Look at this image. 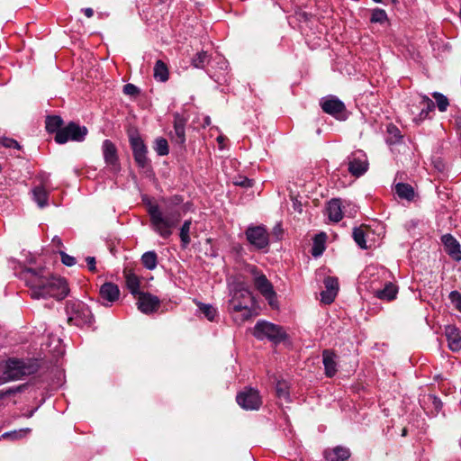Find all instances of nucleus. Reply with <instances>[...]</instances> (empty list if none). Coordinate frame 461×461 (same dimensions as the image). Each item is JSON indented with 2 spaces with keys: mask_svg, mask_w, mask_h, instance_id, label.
Returning a JSON list of instances; mask_svg holds the SVG:
<instances>
[{
  "mask_svg": "<svg viewBox=\"0 0 461 461\" xmlns=\"http://www.w3.org/2000/svg\"><path fill=\"white\" fill-rule=\"evenodd\" d=\"M23 276L33 299L54 298L59 301L69 294L67 280L44 268H27Z\"/></svg>",
  "mask_w": 461,
  "mask_h": 461,
  "instance_id": "obj_1",
  "label": "nucleus"
},
{
  "mask_svg": "<svg viewBox=\"0 0 461 461\" xmlns=\"http://www.w3.org/2000/svg\"><path fill=\"white\" fill-rule=\"evenodd\" d=\"M148 212L152 229L163 239H168L172 235L173 229L180 221V213L178 212L175 211L164 215L156 204L149 205Z\"/></svg>",
  "mask_w": 461,
  "mask_h": 461,
  "instance_id": "obj_2",
  "label": "nucleus"
},
{
  "mask_svg": "<svg viewBox=\"0 0 461 461\" xmlns=\"http://www.w3.org/2000/svg\"><path fill=\"white\" fill-rule=\"evenodd\" d=\"M37 370L36 366L31 361L10 358L6 361L4 372L5 380H18L23 376L30 375Z\"/></svg>",
  "mask_w": 461,
  "mask_h": 461,
  "instance_id": "obj_3",
  "label": "nucleus"
},
{
  "mask_svg": "<svg viewBox=\"0 0 461 461\" xmlns=\"http://www.w3.org/2000/svg\"><path fill=\"white\" fill-rule=\"evenodd\" d=\"M253 335L258 339H267L274 344H278L286 338L285 331L280 326L266 321L257 322L253 330Z\"/></svg>",
  "mask_w": 461,
  "mask_h": 461,
  "instance_id": "obj_4",
  "label": "nucleus"
},
{
  "mask_svg": "<svg viewBox=\"0 0 461 461\" xmlns=\"http://www.w3.org/2000/svg\"><path fill=\"white\" fill-rule=\"evenodd\" d=\"M254 297L249 288L243 284L235 285L231 293V299L229 301L228 311L237 312L246 306L254 304Z\"/></svg>",
  "mask_w": 461,
  "mask_h": 461,
  "instance_id": "obj_5",
  "label": "nucleus"
},
{
  "mask_svg": "<svg viewBox=\"0 0 461 461\" xmlns=\"http://www.w3.org/2000/svg\"><path fill=\"white\" fill-rule=\"evenodd\" d=\"M87 129L85 126H80L76 122H69L67 126L58 131L55 135V140L59 144H64L68 140L83 141L87 135Z\"/></svg>",
  "mask_w": 461,
  "mask_h": 461,
  "instance_id": "obj_6",
  "label": "nucleus"
},
{
  "mask_svg": "<svg viewBox=\"0 0 461 461\" xmlns=\"http://www.w3.org/2000/svg\"><path fill=\"white\" fill-rule=\"evenodd\" d=\"M327 212L330 221L339 222L344 215L354 217L357 209L356 206L350 203L342 201L341 199H332L328 203Z\"/></svg>",
  "mask_w": 461,
  "mask_h": 461,
  "instance_id": "obj_7",
  "label": "nucleus"
},
{
  "mask_svg": "<svg viewBox=\"0 0 461 461\" xmlns=\"http://www.w3.org/2000/svg\"><path fill=\"white\" fill-rule=\"evenodd\" d=\"M247 240L257 249H263L269 245V234L263 225H250L245 231Z\"/></svg>",
  "mask_w": 461,
  "mask_h": 461,
  "instance_id": "obj_8",
  "label": "nucleus"
},
{
  "mask_svg": "<svg viewBox=\"0 0 461 461\" xmlns=\"http://www.w3.org/2000/svg\"><path fill=\"white\" fill-rule=\"evenodd\" d=\"M321 107L325 113H328L338 120H346V106L342 101L334 95H329L321 100Z\"/></svg>",
  "mask_w": 461,
  "mask_h": 461,
  "instance_id": "obj_9",
  "label": "nucleus"
},
{
  "mask_svg": "<svg viewBox=\"0 0 461 461\" xmlns=\"http://www.w3.org/2000/svg\"><path fill=\"white\" fill-rule=\"evenodd\" d=\"M348 171L349 173L359 177L364 175L368 169V161L366 155L362 150H357L351 153L348 158Z\"/></svg>",
  "mask_w": 461,
  "mask_h": 461,
  "instance_id": "obj_10",
  "label": "nucleus"
},
{
  "mask_svg": "<svg viewBox=\"0 0 461 461\" xmlns=\"http://www.w3.org/2000/svg\"><path fill=\"white\" fill-rule=\"evenodd\" d=\"M236 400L238 404L245 410H258L262 404L258 392L252 388L240 392Z\"/></svg>",
  "mask_w": 461,
  "mask_h": 461,
  "instance_id": "obj_11",
  "label": "nucleus"
},
{
  "mask_svg": "<svg viewBox=\"0 0 461 461\" xmlns=\"http://www.w3.org/2000/svg\"><path fill=\"white\" fill-rule=\"evenodd\" d=\"M138 309L145 314H150L158 311L160 306V300L158 296L149 293H140L137 296Z\"/></svg>",
  "mask_w": 461,
  "mask_h": 461,
  "instance_id": "obj_12",
  "label": "nucleus"
},
{
  "mask_svg": "<svg viewBox=\"0 0 461 461\" xmlns=\"http://www.w3.org/2000/svg\"><path fill=\"white\" fill-rule=\"evenodd\" d=\"M71 316L69 321H76L77 324H91L94 321V316L85 303L78 302L71 305Z\"/></svg>",
  "mask_w": 461,
  "mask_h": 461,
  "instance_id": "obj_13",
  "label": "nucleus"
},
{
  "mask_svg": "<svg viewBox=\"0 0 461 461\" xmlns=\"http://www.w3.org/2000/svg\"><path fill=\"white\" fill-rule=\"evenodd\" d=\"M253 283L256 289L268 301V303L272 307H276V294L267 276L265 275L258 276Z\"/></svg>",
  "mask_w": 461,
  "mask_h": 461,
  "instance_id": "obj_14",
  "label": "nucleus"
},
{
  "mask_svg": "<svg viewBox=\"0 0 461 461\" xmlns=\"http://www.w3.org/2000/svg\"><path fill=\"white\" fill-rule=\"evenodd\" d=\"M131 146L133 152V157L137 165L142 168L146 167L149 163L147 158V147L140 137H131Z\"/></svg>",
  "mask_w": 461,
  "mask_h": 461,
  "instance_id": "obj_15",
  "label": "nucleus"
},
{
  "mask_svg": "<svg viewBox=\"0 0 461 461\" xmlns=\"http://www.w3.org/2000/svg\"><path fill=\"white\" fill-rule=\"evenodd\" d=\"M325 290L321 293V300L325 304H330L335 300L339 291V282L334 276L324 279Z\"/></svg>",
  "mask_w": 461,
  "mask_h": 461,
  "instance_id": "obj_16",
  "label": "nucleus"
},
{
  "mask_svg": "<svg viewBox=\"0 0 461 461\" xmlns=\"http://www.w3.org/2000/svg\"><path fill=\"white\" fill-rule=\"evenodd\" d=\"M102 149L106 165L112 167L115 171L118 170L119 164L115 145L110 140H105L103 142Z\"/></svg>",
  "mask_w": 461,
  "mask_h": 461,
  "instance_id": "obj_17",
  "label": "nucleus"
},
{
  "mask_svg": "<svg viewBox=\"0 0 461 461\" xmlns=\"http://www.w3.org/2000/svg\"><path fill=\"white\" fill-rule=\"evenodd\" d=\"M441 241L447 255L455 261H460L461 249L458 241L451 234L443 235Z\"/></svg>",
  "mask_w": 461,
  "mask_h": 461,
  "instance_id": "obj_18",
  "label": "nucleus"
},
{
  "mask_svg": "<svg viewBox=\"0 0 461 461\" xmlns=\"http://www.w3.org/2000/svg\"><path fill=\"white\" fill-rule=\"evenodd\" d=\"M185 124L186 120L183 116L178 113L174 115V132L171 134V139L180 145L185 142Z\"/></svg>",
  "mask_w": 461,
  "mask_h": 461,
  "instance_id": "obj_19",
  "label": "nucleus"
},
{
  "mask_svg": "<svg viewBox=\"0 0 461 461\" xmlns=\"http://www.w3.org/2000/svg\"><path fill=\"white\" fill-rule=\"evenodd\" d=\"M336 357V354L329 349L322 351V362L328 377H332L337 373Z\"/></svg>",
  "mask_w": 461,
  "mask_h": 461,
  "instance_id": "obj_20",
  "label": "nucleus"
},
{
  "mask_svg": "<svg viewBox=\"0 0 461 461\" xmlns=\"http://www.w3.org/2000/svg\"><path fill=\"white\" fill-rule=\"evenodd\" d=\"M99 294L102 299L113 303L118 300L120 290L115 284L106 282L100 287Z\"/></svg>",
  "mask_w": 461,
  "mask_h": 461,
  "instance_id": "obj_21",
  "label": "nucleus"
},
{
  "mask_svg": "<svg viewBox=\"0 0 461 461\" xmlns=\"http://www.w3.org/2000/svg\"><path fill=\"white\" fill-rule=\"evenodd\" d=\"M324 456L327 461H346L350 456V451L347 447L338 446L325 450Z\"/></svg>",
  "mask_w": 461,
  "mask_h": 461,
  "instance_id": "obj_22",
  "label": "nucleus"
},
{
  "mask_svg": "<svg viewBox=\"0 0 461 461\" xmlns=\"http://www.w3.org/2000/svg\"><path fill=\"white\" fill-rule=\"evenodd\" d=\"M446 337L448 348L456 352L461 349V335L458 330L453 326L446 327Z\"/></svg>",
  "mask_w": 461,
  "mask_h": 461,
  "instance_id": "obj_23",
  "label": "nucleus"
},
{
  "mask_svg": "<svg viewBox=\"0 0 461 461\" xmlns=\"http://www.w3.org/2000/svg\"><path fill=\"white\" fill-rule=\"evenodd\" d=\"M398 293V287L396 285L388 282L384 285L383 289H378L374 292V294L376 298L384 301H393L396 298Z\"/></svg>",
  "mask_w": 461,
  "mask_h": 461,
  "instance_id": "obj_24",
  "label": "nucleus"
},
{
  "mask_svg": "<svg viewBox=\"0 0 461 461\" xmlns=\"http://www.w3.org/2000/svg\"><path fill=\"white\" fill-rule=\"evenodd\" d=\"M153 77L158 82H167L169 78V70L167 65L158 59L156 61L153 68Z\"/></svg>",
  "mask_w": 461,
  "mask_h": 461,
  "instance_id": "obj_25",
  "label": "nucleus"
},
{
  "mask_svg": "<svg viewBox=\"0 0 461 461\" xmlns=\"http://www.w3.org/2000/svg\"><path fill=\"white\" fill-rule=\"evenodd\" d=\"M124 277L127 288L132 295L137 296L140 293V278L131 271H124Z\"/></svg>",
  "mask_w": 461,
  "mask_h": 461,
  "instance_id": "obj_26",
  "label": "nucleus"
},
{
  "mask_svg": "<svg viewBox=\"0 0 461 461\" xmlns=\"http://www.w3.org/2000/svg\"><path fill=\"white\" fill-rule=\"evenodd\" d=\"M33 200L37 204L43 208L48 205L49 194L43 185L36 186L32 189Z\"/></svg>",
  "mask_w": 461,
  "mask_h": 461,
  "instance_id": "obj_27",
  "label": "nucleus"
},
{
  "mask_svg": "<svg viewBox=\"0 0 461 461\" xmlns=\"http://www.w3.org/2000/svg\"><path fill=\"white\" fill-rule=\"evenodd\" d=\"M211 57L207 51L202 50L197 52L191 59V65L199 69H203L210 62Z\"/></svg>",
  "mask_w": 461,
  "mask_h": 461,
  "instance_id": "obj_28",
  "label": "nucleus"
},
{
  "mask_svg": "<svg viewBox=\"0 0 461 461\" xmlns=\"http://www.w3.org/2000/svg\"><path fill=\"white\" fill-rule=\"evenodd\" d=\"M326 234L324 232L317 234L313 239L312 254L313 257L321 256L325 249Z\"/></svg>",
  "mask_w": 461,
  "mask_h": 461,
  "instance_id": "obj_29",
  "label": "nucleus"
},
{
  "mask_svg": "<svg viewBox=\"0 0 461 461\" xmlns=\"http://www.w3.org/2000/svg\"><path fill=\"white\" fill-rule=\"evenodd\" d=\"M395 193L402 199L411 201L414 197V190L409 184L398 183L395 185Z\"/></svg>",
  "mask_w": 461,
  "mask_h": 461,
  "instance_id": "obj_30",
  "label": "nucleus"
},
{
  "mask_svg": "<svg viewBox=\"0 0 461 461\" xmlns=\"http://www.w3.org/2000/svg\"><path fill=\"white\" fill-rule=\"evenodd\" d=\"M229 312L232 315L233 321L239 325L244 323L246 321L252 317V311L250 306H246V308H242L237 312Z\"/></svg>",
  "mask_w": 461,
  "mask_h": 461,
  "instance_id": "obj_31",
  "label": "nucleus"
},
{
  "mask_svg": "<svg viewBox=\"0 0 461 461\" xmlns=\"http://www.w3.org/2000/svg\"><path fill=\"white\" fill-rule=\"evenodd\" d=\"M46 130L47 131L52 133V132H58V131L61 130V126L63 124V120L60 116L58 115H52V116H47L46 118Z\"/></svg>",
  "mask_w": 461,
  "mask_h": 461,
  "instance_id": "obj_32",
  "label": "nucleus"
},
{
  "mask_svg": "<svg viewBox=\"0 0 461 461\" xmlns=\"http://www.w3.org/2000/svg\"><path fill=\"white\" fill-rule=\"evenodd\" d=\"M142 265L149 270H153L158 265V256L155 251L145 252L141 257Z\"/></svg>",
  "mask_w": 461,
  "mask_h": 461,
  "instance_id": "obj_33",
  "label": "nucleus"
},
{
  "mask_svg": "<svg viewBox=\"0 0 461 461\" xmlns=\"http://www.w3.org/2000/svg\"><path fill=\"white\" fill-rule=\"evenodd\" d=\"M191 225H192V221L186 220L184 221V223L180 229L179 236H180V240H181L183 248H186L191 242V239H190V235H189Z\"/></svg>",
  "mask_w": 461,
  "mask_h": 461,
  "instance_id": "obj_34",
  "label": "nucleus"
},
{
  "mask_svg": "<svg viewBox=\"0 0 461 461\" xmlns=\"http://www.w3.org/2000/svg\"><path fill=\"white\" fill-rule=\"evenodd\" d=\"M402 136L401 134V131L395 125H393V124L388 125L386 142L389 145L398 143L402 140Z\"/></svg>",
  "mask_w": 461,
  "mask_h": 461,
  "instance_id": "obj_35",
  "label": "nucleus"
},
{
  "mask_svg": "<svg viewBox=\"0 0 461 461\" xmlns=\"http://www.w3.org/2000/svg\"><path fill=\"white\" fill-rule=\"evenodd\" d=\"M353 239L361 249H367V245H366V227L365 226L354 228Z\"/></svg>",
  "mask_w": 461,
  "mask_h": 461,
  "instance_id": "obj_36",
  "label": "nucleus"
},
{
  "mask_svg": "<svg viewBox=\"0 0 461 461\" xmlns=\"http://www.w3.org/2000/svg\"><path fill=\"white\" fill-rule=\"evenodd\" d=\"M196 305L208 321H214L215 317L217 316V310L212 305L200 302L196 303Z\"/></svg>",
  "mask_w": 461,
  "mask_h": 461,
  "instance_id": "obj_37",
  "label": "nucleus"
},
{
  "mask_svg": "<svg viewBox=\"0 0 461 461\" xmlns=\"http://www.w3.org/2000/svg\"><path fill=\"white\" fill-rule=\"evenodd\" d=\"M154 149L159 156H166L169 152L167 140L164 138H158L155 140Z\"/></svg>",
  "mask_w": 461,
  "mask_h": 461,
  "instance_id": "obj_38",
  "label": "nucleus"
},
{
  "mask_svg": "<svg viewBox=\"0 0 461 461\" xmlns=\"http://www.w3.org/2000/svg\"><path fill=\"white\" fill-rule=\"evenodd\" d=\"M433 97L436 100L438 110L440 112H445L449 104L447 98L444 95L438 92L433 94Z\"/></svg>",
  "mask_w": 461,
  "mask_h": 461,
  "instance_id": "obj_39",
  "label": "nucleus"
},
{
  "mask_svg": "<svg viewBox=\"0 0 461 461\" xmlns=\"http://www.w3.org/2000/svg\"><path fill=\"white\" fill-rule=\"evenodd\" d=\"M31 432V429L26 428L20 430H14L11 432H5L2 435V438H12V439H18L25 437L27 434Z\"/></svg>",
  "mask_w": 461,
  "mask_h": 461,
  "instance_id": "obj_40",
  "label": "nucleus"
},
{
  "mask_svg": "<svg viewBox=\"0 0 461 461\" xmlns=\"http://www.w3.org/2000/svg\"><path fill=\"white\" fill-rule=\"evenodd\" d=\"M370 20L372 23H383L387 20V14L383 9H375Z\"/></svg>",
  "mask_w": 461,
  "mask_h": 461,
  "instance_id": "obj_41",
  "label": "nucleus"
},
{
  "mask_svg": "<svg viewBox=\"0 0 461 461\" xmlns=\"http://www.w3.org/2000/svg\"><path fill=\"white\" fill-rule=\"evenodd\" d=\"M0 144L7 149H20L21 146L17 140L12 138L3 137L0 138Z\"/></svg>",
  "mask_w": 461,
  "mask_h": 461,
  "instance_id": "obj_42",
  "label": "nucleus"
},
{
  "mask_svg": "<svg viewBox=\"0 0 461 461\" xmlns=\"http://www.w3.org/2000/svg\"><path fill=\"white\" fill-rule=\"evenodd\" d=\"M278 397L287 399L289 397L288 387L285 382H278L276 384Z\"/></svg>",
  "mask_w": 461,
  "mask_h": 461,
  "instance_id": "obj_43",
  "label": "nucleus"
},
{
  "mask_svg": "<svg viewBox=\"0 0 461 461\" xmlns=\"http://www.w3.org/2000/svg\"><path fill=\"white\" fill-rule=\"evenodd\" d=\"M449 299L456 309L461 312V294L457 291H452L449 294Z\"/></svg>",
  "mask_w": 461,
  "mask_h": 461,
  "instance_id": "obj_44",
  "label": "nucleus"
},
{
  "mask_svg": "<svg viewBox=\"0 0 461 461\" xmlns=\"http://www.w3.org/2000/svg\"><path fill=\"white\" fill-rule=\"evenodd\" d=\"M61 262L67 267H72L76 265L77 260L74 257L69 256L64 251H59Z\"/></svg>",
  "mask_w": 461,
  "mask_h": 461,
  "instance_id": "obj_45",
  "label": "nucleus"
},
{
  "mask_svg": "<svg viewBox=\"0 0 461 461\" xmlns=\"http://www.w3.org/2000/svg\"><path fill=\"white\" fill-rule=\"evenodd\" d=\"M123 93L130 96H135L139 95L140 90L136 86L129 83L123 86Z\"/></svg>",
  "mask_w": 461,
  "mask_h": 461,
  "instance_id": "obj_46",
  "label": "nucleus"
},
{
  "mask_svg": "<svg viewBox=\"0 0 461 461\" xmlns=\"http://www.w3.org/2000/svg\"><path fill=\"white\" fill-rule=\"evenodd\" d=\"M247 271L253 276V281L256 280L257 276L264 275L256 266L253 265H248Z\"/></svg>",
  "mask_w": 461,
  "mask_h": 461,
  "instance_id": "obj_47",
  "label": "nucleus"
},
{
  "mask_svg": "<svg viewBox=\"0 0 461 461\" xmlns=\"http://www.w3.org/2000/svg\"><path fill=\"white\" fill-rule=\"evenodd\" d=\"M86 261L87 267H88L89 271H91L93 273L96 272L95 258L94 257H87L86 258Z\"/></svg>",
  "mask_w": 461,
  "mask_h": 461,
  "instance_id": "obj_48",
  "label": "nucleus"
},
{
  "mask_svg": "<svg viewBox=\"0 0 461 461\" xmlns=\"http://www.w3.org/2000/svg\"><path fill=\"white\" fill-rule=\"evenodd\" d=\"M82 11L87 18H91L94 15V10L90 7L84 8Z\"/></svg>",
  "mask_w": 461,
  "mask_h": 461,
  "instance_id": "obj_49",
  "label": "nucleus"
},
{
  "mask_svg": "<svg viewBox=\"0 0 461 461\" xmlns=\"http://www.w3.org/2000/svg\"><path fill=\"white\" fill-rule=\"evenodd\" d=\"M19 391V388H15V389H9L5 392H2L1 394L4 396V395H8V394H12V393H14L16 392Z\"/></svg>",
  "mask_w": 461,
  "mask_h": 461,
  "instance_id": "obj_50",
  "label": "nucleus"
},
{
  "mask_svg": "<svg viewBox=\"0 0 461 461\" xmlns=\"http://www.w3.org/2000/svg\"><path fill=\"white\" fill-rule=\"evenodd\" d=\"M52 242L57 246V247H61L62 246V241L60 240V238L59 237H54L53 240H52Z\"/></svg>",
  "mask_w": 461,
  "mask_h": 461,
  "instance_id": "obj_51",
  "label": "nucleus"
},
{
  "mask_svg": "<svg viewBox=\"0 0 461 461\" xmlns=\"http://www.w3.org/2000/svg\"><path fill=\"white\" fill-rule=\"evenodd\" d=\"M424 101L427 103L429 109H431L434 107V103L429 98L424 97Z\"/></svg>",
  "mask_w": 461,
  "mask_h": 461,
  "instance_id": "obj_52",
  "label": "nucleus"
},
{
  "mask_svg": "<svg viewBox=\"0 0 461 461\" xmlns=\"http://www.w3.org/2000/svg\"><path fill=\"white\" fill-rule=\"evenodd\" d=\"M204 123H205L206 125H209V124L211 123V120H210V118H209V117H206V118H205V120H204Z\"/></svg>",
  "mask_w": 461,
  "mask_h": 461,
  "instance_id": "obj_53",
  "label": "nucleus"
},
{
  "mask_svg": "<svg viewBox=\"0 0 461 461\" xmlns=\"http://www.w3.org/2000/svg\"><path fill=\"white\" fill-rule=\"evenodd\" d=\"M223 140H224V137H223V136H219V137L217 138V140H218V142H219V143H221V142L223 141Z\"/></svg>",
  "mask_w": 461,
  "mask_h": 461,
  "instance_id": "obj_54",
  "label": "nucleus"
},
{
  "mask_svg": "<svg viewBox=\"0 0 461 461\" xmlns=\"http://www.w3.org/2000/svg\"><path fill=\"white\" fill-rule=\"evenodd\" d=\"M406 434H407V429H402V436H406Z\"/></svg>",
  "mask_w": 461,
  "mask_h": 461,
  "instance_id": "obj_55",
  "label": "nucleus"
},
{
  "mask_svg": "<svg viewBox=\"0 0 461 461\" xmlns=\"http://www.w3.org/2000/svg\"><path fill=\"white\" fill-rule=\"evenodd\" d=\"M373 1L375 2V3H381L382 2V0H373Z\"/></svg>",
  "mask_w": 461,
  "mask_h": 461,
  "instance_id": "obj_56",
  "label": "nucleus"
}]
</instances>
